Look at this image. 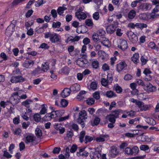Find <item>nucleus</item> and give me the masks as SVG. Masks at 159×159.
<instances>
[{"mask_svg": "<svg viewBox=\"0 0 159 159\" xmlns=\"http://www.w3.org/2000/svg\"><path fill=\"white\" fill-rule=\"evenodd\" d=\"M50 116H51L50 115V114L49 113L45 115V116H44L43 118V120H44L45 121H50L52 119V118Z\"/></svg>", "mask_w": 159, "mask_h": 159, "instance_id": "nucleus-46", "label": "nucleus"}, {"mask_svg": "<svg viewBox=\"0 0 159 159\" xmlns=\"http://www.w3.org/2000/svg\"><path fill=\"white\" fill-rule=\"evenodd\" d=\"M139 18L143 20H146L148 19L147 14L146 13H143L139 15Z\"/></svg>", "mask_w": 159, "mask_h": 159, "instance_id": "nucleus-55", "label": "nucleus"}, {"mask_svg": "<svg viewBox=\"0 0 159 159\" xmlns=\"http://www.w3.org/2000/svg\"><path fill=\"white\" fill-rule=\"evenodd\" d=\"M71 91L74 93H76L80 89V85L77 84H75L71 86L70 88Z\"/></svg>", "mask_w": 159, "mask_h": 159, "instance_id": "nucleus-15", "label": "nucleus"}, {"mask_svg": "<svg viewBox=\"0 0 159 159\" xmlns=\"http://www.w3.org/2000/svg\"><path fill=\"white\" fill-rule=\"evenodd\" d=\"M144 89L148 92H155L156 90V88L149 83L145 84L144 87Z\"/></svg>", "mask_w": 159, "mask_h": 159, "instance_id": "nucleus-8", "label": "nucleus"}, {"mask_svg": "<svg viewBox=\"0 0 159 159\" xmlns=\"http://www.w3.org/2000/svg\"><path fill=\"white\" fill-rule=\"evenodd\" d=\"M140 148L141 150L146 151L148 150L149 148L147 145H142L140 146Z\"/></svg>", "mask_w": 159, "mask_h": 159, "instance_id": "nucleus-51", "label": "nucleus"}, {"mask_svg": "<svg viewBox=\"0 0 159 159\" xmlns=\"http://www.w3.org/2000/svg\"><path fill=\"white\" fill-rule=\"evenodd\" d=\"M60 103L62 107H65L67 106L68 102L66 100L63 99L61 100Z\"/></svg>", "mask_w": 159, "mask_h": 159, "instance_id": "nucleus-43", "label": "nucleus"}, {"mask_svg": "<svg viewBox=\"0 0 159 159\" xmlns=\"http://www.w3.org/2000/svg\"><path fill=\"white\" fill-rule=\"evenodd\" d=\"M10 103V101H7L6 102L4 101H1L0 103V105L1 107L4 108L7 105H9Z\"/></svg>", "mask_w": 159, "mask_h": 159, "instance_id": "nucleus-50", "label": "nucleus"}, {"mask_svg": "<svg viewBox=\"0 0 159 159\" xmlns=\"http://www.w3.org/2000/svg\"><path fill=\"white\" fill-rule=\"evenodd\" d=\"M136 12L134 10H131L129 12L128 17L129 20H132L135 17Z\"/></svg>", "mask_w": 159, "mask_h": 159, "instance_id": "nucleus-21", "label": "nucleus"}, {"mask_svg": "<svg viewBox=\"0 0 159 159\" xmlns=\"http://www.w3.org/2000/svg\"><path fill=\"white\" fill-rule=\"evenodd\" d=\"M93 19L96 20H98L99 18V14L98 12H96L94 13L93 15Z\"/></svg>", "mask_w": 159, "mask_h": 159, "instance_id": "nucleus-53", "label": "nucleus"}, {"mask_svg": "<svg viewBox=\"0 0 159 159\" xmlns=\"http://www.w3.org/2000/svg\"><path fill=\"white\" fill-rule=\"evenodd\" d=\"M70 91L71 90L70 88H65L61 93V96L63 98H65L66 97L70 94Z\"/></svg>", "mask_w": 159, "mask_h": 159, "instance_id": "nucleus-12", "label": "nucleus"}, {"mask_svg": "<svg viewBox=\"0 0 159 159\" xmlns=\"http://www.w3.org/2000/svg\"><path fill=\"white\" fill-rule=\"evenodd\" d=\"M132 155H135L138 152L139 149L137 146H134L131 149Z\"/></svg>", "mask_w": 159, "mask_h": 159, "instance_id": "nucleus-33", "label": "nucleus"}, {"mask_svg": "<svg viewBox=\"0 0 159 159\" xmlns=\"http://www.w3.org/2000/svg\"><path fill=\"white\" fill-rule=\"evenodd\" d=\"M15 25L13 24H11L7 28L5 33L7 36H10L15 31Z\"/></svg>", "mask_w": 159, "mask_h": 159, "instance_id": "nucleus-10", "label": "nucleus"}, {"mask_svg": "<svg viewBox=\"0 0 159 159\" xmlns=\"http://www.w3.org/2000/svg\"><path fill=\"white\" fill-rule=\"evenodd\" d=\"M61 23L59 21L53 22L52 24V27L54 28H58L60 27Z\"/></svg>", "mask_w": 159, "mask_h": 159, "instance_id": "nucleus-45", "label": "nucleus"}, {"mask_svg": "<svg viewBox=\"0 0 159 159\" xmlns=\"http://www.w3.org/2000/svg\"><path fill=\"white\" fill-rule=\"evenodd\" d=\"M100 121V119L98 117H96L94 119L93 121L94 125H97L99 123Z\"/></svg>", "mask_w": 159, "mask_h": 159, "instance_id": "nucleus-60", "label": "nucleus"}, {"mask_svg": "<svg viewBox=\"0 0 159 159\" xmlns=\"http://www.w3.org/2000/svg\"><path fill=\"white\" fill-rule=\"evenodd\" d=\"M45 2V1L44 2L43 0H39L36 2L35 5L36 7H39L44 3Z\"/></svg>", "mask_w": 159, "mask_h": 159, "instance_id": "nucleus-61", "label": "nucleus"}, {"mask_svg": "<svg viewBox=\"0 0 159 159\" xmlns=\"http://www.w3.org/2000/svg\"><path fill=\"white\" fill-rule=\"evenodd\" d=\"M85 135V132L84 131H82L80 133L79 136V141L81 143L84 141V138Z\"/></svg>", "mask_w": 159, "mask_h": 159, "instance_id": "nucleus-25", "label": "nucleus"}, {"mask_svg": "<svg viewBox=\"0 0 159 159\" xmlns=\"http://www.w3.org/2000/svg\"><path fill=\"white\" fill-rule=\"evenodd\" d=\"M99 62L97 60H95L92 62V66L93 68L97 69L99 67Z\"/></svg>", "mask_w": 159, "mask_h": 159, "instance_id": "nucleus-36", "label": "nucleus"}, {"mask_svg": "<svg viewBox=\"0 0 159 159\" xmlns=\"http://www.w3.org/2000/svg\"><path fill=\"white\" fill-rule=\"evenodd\" d=\"M44 34V37L46 39L49 38V40L52 43H56L60 41L61 36L57 34L47 32Z\"/></svg>", "mask_w": 159, "mask_h": 159, "instance_id": "nucleus-1", "label": "nucleus"}, {"mask_svg": "<svg viewBox=\"0 0 159 159\" xmlns=\"http://www.w3.org/2000/svg\"><path fill=\"white\" fill-rule=\"evenodd\" d=\"M137 28H139L141 30H142L143 28H146L147 27V25L142 23H136Z\"/></svg>", "mask_w": 159, "mask_h": 159, "instance_id": "nucleus-29", "label": "nucleus"}, {"mask_svg": "<svg viewBox=\"0 0 159 159\" xmlns=\"http://www.w3.org/2000/svg\"><path fill=\"white\" fill-rule=\"evenodd\" d=\"M146 122L151 125H154L156 124L155 121L152 118H148L146 119Z\"/></svg>", "mask_w": 159, "mask_h": 159, "instance_id": "nucleus-31", "label": "nucleus"}, {"mask_svg": "<svg viewBox=\"0 0 159 159\" xmlns=\"http://www.w3.org/2000/svg\"><path fill=\"white\" fill-rule=\"evenodd\" d=\"M87 103L89 105H92L95 102V100L93 98H91L87 100Z\"/></svg>", "mask_w": 159, "mask_h": 159, "instance_id": "nucleus-54", "label": "nucleus"}, {"mask_svg": "<svg viewBox=\"0 0 159 159\" xmlns=\"http://www.w3.org/2000/svg\"><path fill=\"white\" fill-rule=\"evenodd\" d=\"M127 35L130 41L133 43H136L138 41V38L136 35L131 31H129Z\"/></svg>", "mask_w": 159, "mask_h": 159, "instance_id": "nucleus-4", "label": "nucleus"}, {"mask_svg": "<svg viewBox=\"0 0 159 159\" xmlns=\"http://www.w3.org/2000/svg\"><path fill=\"white\" fill-rule=\"evenodd\" d=\"M127 65L125 61H121L116 65V70L120 72L122 70H125V68L126 67Z\"/></svg>", "mask_w": 159, "mask_h": 159, "instance_id": "nucleus-7", "label": "nucleus"}, {"mask_svg": "<svg viewBox=\"0 0 159 159\" xmlns=\"http://www.w3.org/2000/svg\"><path fill=\"white\" fill-rule=\"evenodd\" d=\"M131 148L129 147H127L125 149V153L128 155H132Z\"/></svg>", "mask_w": 159, "mask_h": 159, "instance_id": "nucleus-56", "label": "nucleus"}, {"mask_svg": "<svg viewBox=\"0 0 159 159\" xmlns=\"http://www.w3.org/2000/svg\"><path fill=\"white\" fill-rule=\"evenodd\" d=\"M120 113H122V111L120 109L112 111L111 114L107 116L106 119L110 122L115 123L116 119L119 118V114Z\"/></svg>", "mask_w": 159, "mask_h": 159, "instance_id": "nucleus-2", "label": "nucleus"}, {"mask_svg": "<svg viewBox=\"0 0 159 159\" xmlns=\"http://www.w3.org/2000/svg\"><path fill=\"white\" fill-rule=\"evenodd\" d=\"M143 102L138 100L135 104L139 108H140V110H141L142 106H143Z\"/></svg>", "mask_w": 159, "mask_h": 159, "instance_id": "nucleus-62", "label": "nucleus"}, {"mask_svg": "<svg viewBox=\"0 0 159 159\" xmlns=\"http://www.w3.org/2000/svg\"><path fill=\"white\" fill-rule=\"evenodd\" d=\"M85 93L86 92L85 91L83 90L81 91L77 95V98L80 100H83L84 98V95Z\"/></svg>", "mask_w": 159, "mask_h": 159, "instance_id": "nucleus-32", "label": "nucleus"}, {"mask_svg": "<svg viewBox=\"0 0 159 159\" xmlns=\"http://www.w3.org/2000/svg\"><path fill=\"white\" fill-rule=\"evenodd\" d=\"M101 84L102 85L106 87L108 84L111 83H109L108 80L105 78H102L101 80Z\"/></svg>", "mask_w": 159, "mask_h": 159, "instance_id": "nucleus-35", "label": "nucleus"}, {"mask_svg": "<svg viewBox=\"0 0 159 159\" xmlns=\"http://www.w3.org/2000/svg\"><path fill=\"white\" fill-rule=\"evenodd\" d=\"M114 89L116 93H121L122 91V88L118 84H116L114 85Z\"/></svg>", "mask_w": 159, "mask_h": 159, "instance_id": "nucleus-27", "label": "nucleus"}, {"mask_svg": "<svg viewBox=\"0 0 159 159\" xmlns=\"http://www.w3.org/2000/svg\"><path fill=\"white\" fill-rule=\"evenodd\" d=\"M89 156L91 159H98L101 157V155L98 151H91L89 153Z\"/></svg>", "mask_w": 159, "mask_h": 159, "instance_id": "nucleus-11", "label": "nucleus"}, {"mask_svg": "<svg viewBox=\"0 0 159 159\" xmlns=\"http://www.w3.org/2000/svg\"><path fill=\"white\" fill-rule=\"evenodd\" d=\"M64 5H65L63 4L62 7H59L57 9V12L58 14L60 16L63 14L65 10L67 9L66 7L64 6Z\"/></svg>", "mask_w": 159, "mask_h": 159, "instance_id": "nucleus-22", "label": "nucleus"}, {"mask_svg": "<svg viewBox=\"0 0 159 159\" xmlns=\"http://www.w3.org/2000/svg\"><path fill=\"white\" fill-rule=\"evenodd\" d=\"M97 83L96 82H93L91 83L90 85V89L94 90L97 89Z\"/></svg>", "mask_w": 159, "mask_h": 159, "instance_id": "nucleus-47", "label": "nucleus"}, {"mask_svg": "<svg viewBox=\"0 0 159 159\" xmlns=\"http://www.w3.org/2000/svg\"><path fill=\"white\" fill-rule=\"evenodd\" d=\"M97 33V34L99 37H100V39L101 38L102 39L104 38V37L106 33L105 31L104 30H100L98 31Z\"/></svg>", "mask_w": 159, "mask_h": 159, "instance_id": "nucleus-38", "label": "nucleus"}, {"mask_svg": "<svg viewBox=\"0 0 159 159\" xmlns=\"http://www.w3.org/2000/svg\"><path fill=\"white\" fill-rule=\"evenodd\" d=\"M106 30L107 33L112 34L115 31V28L113 25H110L107 27Z\"/></svg>", "mask_w": 159, "mask_h": 159, "instance_id": "nucleus-18", "label": "nucleus"}, {"mask_svg": "<svg viewBox=\"0 0 159 159\" xmlns=\"http://www.w3.org/2000/svg\"><path fill=\"white\" fill-rule=\"evenodd\" d=\"M109 139L108 134H101L99 137H97L95 140L98 142H102L107 141Z\"/></svg>", "mask_w": 159, "mask_h": 159, "instance_id": "nucleus-9", "label": "nucleus"}, {"mask_svg": "<svg viewBox=\"0 0 159 159\" xmlns=\"http://www.w3.org/2000/svg\"><path fill=\"white\" fill-rule=\"evenodd\" d=\"M30 102H32V101L29 99H27L25 101L23 102L22 103V104L27 107V108H29V104L30 103Z\"/></svg>", "mask_w": 159, "mask_h": 159, "instance_id": "nucleus-44", "label": "nucleus"}, {"mask_svg": "<svg viewBox=\"0 0 159 159\" xmlns=\"http://www.w3.org/2000/svg\"><path fill=\"white\" fill-rule=\"evenodd\" d=\"M151 5L148 3H146L141 5L140 6V8L142 9L149 10L151 8Z\"/></svg>", "mask_w": 159, "mask_h": 159, "instance_id": "nucleus-39", "label": "nucleus"}, {"mask_svg": "<svg viewBox=\"0 0 159 159\" xmlns=\"http://www.w3.org/2000/svg\"><path fill=\"white\" fill-rule=\"evenodd\" d=\"M60 111L59 110L54 111H52L50 113H49L52 119L56 118L58 117L59 115L58 114L59 113Z\"/></svg>", "mask_w": 159, "mask_h": 159, "instance_id": "nucleus-24", "label": "nucleus"}, {"mask_svg": "<svg viewBox=\"0 0 159 159\" xmlns=\"http://www.w3.org/2000/svg\"><path fill=\"white\" fill-rule=\"evenodd\" d=\"M34 136L33 135H27L25 138V143L26 144L32 143L34 140Z\"/></svg>", "mask_w": 159, "mask_h": 159, "instance_id": "nucleus-13", "label": "nucleus"}, {"mask_svg": "<svg viewBox=\"0 0 159 159\" xmlns=\"http://www.w3.org/2000/svg\"><path fill=\"white\" fill-rule=\"evenodd\" d=\"M118 47L122 50L125 51L128 47L127 41L124 39H119L118 42Z\"/></svg>", "mask_w": 159, "mask_h": 159, "instance_id": "nucleus-5", "label": "nucleus"}, {"mask_svg": "<svg viewBox=\"0 0 159 159\" xmlns=\"http://www.w3.org/2000/svg\"><path fill=\"white\" fill-rule=\"evenodd\" d=\"M34 64L33 61L30 60L29 61H26L23 63V66L24 67L26 68H30Z\"/></svg>", "mask_w": 159, "mask_h": 159, "instance_id": "nucleus-16", "label": "nucleus"}, {"mask_svg": "<svg viewBox=\"0 0 159 159\" xmlns=\"http://www.w3.org/2000/svg\"><path fill=\"white\" fill-rule=\"evenodd\" d=\"M106 95L109 98L116 96V95L113 92L111 91H108L106 93Z\"/></svg>", "mask_w": 159, "mask_h": 159, "instance_id": "nucleus-30", "label": "nucleus"}, {"mask_svg": "<svg viewBox=\"0 0 159 159\" xmlns=\"http://www.w3.org/2000/svg\"><path fill=\"white\" fill-rule=\"evenodd\" d=\"M93 139V138L89 135H86L85 136L84 142L85 143H87L92 141Z\"/></svg>", "mask_w": 159, "mask_h": 159, "instance_id": "nucleus-42", "label": "nucleus"}, {"mask_svg": "<svg viewBox=\"0 0 159 159\" xmlns=\"http://www.w3.org/2000/svg\"><path fill=\"white\" fill-rule=\"evenodd\" d=\"M47 111V109L45 107V105L44 104H43L42 106V108L41 109L40 111L39 112L40 114L43 115L45 113H46Z\"/></svg>", "mask_w": 159, "mask_h": 159, "instance_id": "nucleus-49", "label": "nucleus"}, {"mask_svg": "<svg viewBox=\"0 0 159 159\" xmlns=\"http://www.w3.org/2000/svg\"><path fill=\"white\" fill-rule=\"evenodd\" d=\"M118 149L114 146L111 147L110 153L112 155H117L119 153Z\"/></svg>", "mask_w": 159, "mask_h": 159, "instance_id": "nucleus-17", "label": "nucleus"}, {"mask_svg": "<svg viewBox=\"0 0 159 159\" xmlns=\"http://www.w3.org/2000/svg\"><path fill=\"white\" fill-rule=\"evenodd\" d=\"M139 54L136 53L134 54L133 56L131 57V60L134 63L137 64L139 61Z\"/></svg>", "mask_w": 159, "mask_h": 159, "instance_id": "nucleus-19", "label": "nucleus"}, {"mask_svg": "<svg viewBox=\"0 0 159 159\" xmlns=\"http://www.w3.org/2000/svg\"><path fill=\"white\" fill-rule=\"evenodd\" d=\"M132 76L129 74H126L124 77V79L126 80H129L132 79Z\"/></svg>", "mask_w": 159, "mask_h": 159, "instance_id": "nucleus-64", "label": "nucleus"}, {"mask_svg": "<svg viewBox=\"0 0 159 159\" xmlns=\"http://www.w3.org/2000/svg\"><path fill=\"white\" fill-rule=\"evenodd\" d=\"M55 125L56 126V128L57 130L59 129L60 134H62L64 132L65 129L64 128L60 127V128H59V126L60 125V124H59L58 123H56Z\"/></svg>", "mask_w": 159, "mask_h": 159, "instance_id": "nucleus-37", "label": "nucleus"}, {"mask_svg": "<svg viewBox=\"0 0 159 159\" xmlns=\"http://www.w3.org/2000/svg\"><path fill=\"white\" fill-rule=\"evenodd\" d=\"M42 67L43 68L42 69V71L44 72L46 71L49 68L48 63V62H45L44 64H42Z\"/></svg>", "mask_w": 159, "mask_h": 159, "instance_id": "nucleus-40", "label": "nucleus"}, {"mask_svg": "<svg viewBox=\"0 0 159 159\" xmlns=\"http://www.w3.org/2000/svg\"><path fill=\"white\" fill-rule=\"evenodd\" d=\"M80 39V37L78 36H76L74 38L71 36H70L68 37L67 40V42L71 41L72 42H75V41H78Z\"/></svg>", "mask_w": 159, "mask_h": 159, "instance_id": "nucleus-23", "label": "nucleus"}, {"mask_svg": "<svg viewBox=\"0 0 159 159\" xmlns=\"http://www.w3.org/2000/svg\"><path fill=\"white\" fill-rule=\"evenodd\" d=\"M20 100V98L19 97H11L10 101L11 104L14 106L19 102Z\"/></svg>", "mask_w": 159, "mask_h": 159, "instance_id": "nucleus-14", "label": "nucleus"}, {"mask_svg": "<svg viewBox=\"0 0 159 159\" xmlns=\"http://www.w3.org/2000/svg\"><path fill=\"white\" fill-rule=\"evenodd\" d=\"M35 134L38 138L41 136L42 135V130L39 128H37L35 130Z\"/></svg>", "mask_w": 159, "mask_h": 159, "instance_id": "nucleus-34", "label": "nucleus"}, {"mask_svg": "<svg viewBox=\"0 0 159 159\" xmlns=\"http://www.w3.org/2000/svg\"><path fill=\"white\" fill-rule=\"evenodd\" d=\"M85 60L83 58H79L76 61L77 64L80 67H83L86 64Z\"/></svg>", "mask_w": 159, "mask_h": 159, "instance_id": "nucleus-20", "label": "nucleus"}, {"mask_svg": "<svg viewBox=\"0 0 159 159\" xmlns=\"http://www.w3.org/2000/svg\"><path fill=\"white\" fill-rule=\"evenodd\" d=\"M93 98L97 100H98L100 98V94L98 92H95L93 94Z\"/></svg>", "mask_w": 159, "mask_h": 159, "instance_id": "nucleus-58", "label": "nucleus"}, {"mask_svg": "<svg viewBox=\"0 0 159 159\" xmlns=\"http://www.w3.org/2000/svg\"><path fill=\"white\" fill-rule=\"evenodd\" d=\"M61 72L66 74H68L69 72V68L67 66H65L61 69Z\"/></svg>", "mask_w": 159, "mask_h": 159, "instance_id": "nucleus-48", "label": "nucleus"}, {"mask_svg": "<svg viewBox=\"0 0 159 159\" xmlns=\"http://www.w3.org/2000/svg\"><path fill=\"white\" fill-rule=\"evenodd\" d=\"M17 75H14L11 77L10 81L12 83H17Z\"/></svg>", "mask_w": 159, "mask_h": 159, "instance_id": "nucleus-52", "label": "nucleus"}, {"mask_svg": "<svg viewBox=\"0 0 159 159\" xmlns=\"http://www.w3.org/2000/svg\"><path fill=\"white\" fill-rule=\"evenodd\" d=\"M81 7L79 8L78 11L75 13V16L80 20H84L87 17L86 15L84 12L81 11Z\"/></svg>", "mask_w": 159, "mask_h": 159, "instance_id": "nucleus-6", "label": "nucleus"}, {"mask_svg": "<svg viewBox=\"0 0 159 159\" xmlns=\"http://www.w3.org/2000/svg\"><path fill=\"white\" fill-rule=\"evenodd\" d=\"M140 118L139 117H137L133 119H131L129 120V123L130 124H134V122L136 121H139Z\"/></svg>", "mask_w": 159, "mask_h": 159, "instance_id": "nucleus-57", "label": "nucleus"}, {"mask_svg": "<svg viewBox=\"0 0 159 159\" xmlns=\"http://www.w3.org/2000/svg\"><path fill=\"white\" fill-rule=\"evenodd\" d=\"M73 135V132L72 129L68 131L67 133L66 136L68 138H71Z\"/></svg>", "mask_w": 159, "mask_h": 159, "instance_id": "nucleus-63", "label": "nucleus"}, {"mask_svg": "<svg viewBox=\"0 0 159 159\" xmlns=\"http://www.w3.org/2000/svg\"><path fill=\"white\" fill-rule=\"evenodd\" d=\"M85 25L91 27V28L93 27V23L92 20L91 19H87L85 20Z\"/></svg>", "mask_w": 159, "mask_h": 159, "instance_id": "nucleus-28", "label": "nucleus"}, {"mask_svg": "<svg viewBox=\"0 0 159 159\" xmlns=\"http://www.w3.org/2000/svg\"><path fill=\"white\" fill-rule=\"evenodd\" d=\"M33 118L35 122H38L41 119V116L39 114L36 113L34 115Z\"/></svg>", "mask_w": 159, "mask_h": 159, "instance_id": "nucleus-41", "label": "nucleus"}, {"mask_svg": "<svg viewBox=\"0 0 159 159\" xmlns=\"http://www.w3.org/2000/svg\"><path fill=\"white\" fill-rule=\"evenodd\" d=\"M92 38L93 41L96 42H99L100 40V38H99V36L96 33H93L92 36Z\"/></svg>", "mask_w": 159, "mask_h": 159, "instance_id": "nucleus-26", "label": "nucleus"}, {"mask_svg": "<svg viewBox=\"0 0 159 159\" xmlns=\"http://www.w3.org/2000/svg\"><path fill=\"white\" fill-rule=\"evenodd\" d=\"M17 77L18 78L17 83H22L25 80V78L21 75H17Z\"/></svg>", "mask_w": 159, "mask_h": 159, "instance_id": "nucleus-59", "label": "nucleus"}, {"mask_svg": "<svg viewBox=\"0 0 159 159\" xmlns=\"http://www.w3.org/2000/svg\"><path fill=\"white\" fill-rule=\"evenodd\" d=\"M87 118V116L86 111L83 110L79 113V117L77 119V123L81 124L82 127L83 128L85 126L84 120H85Z\"/></svg>", "mask_w": 159, "mask_h": 159, "instance_id": "nucleus-3", "label": "nucleus"}]
</instances>
